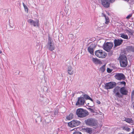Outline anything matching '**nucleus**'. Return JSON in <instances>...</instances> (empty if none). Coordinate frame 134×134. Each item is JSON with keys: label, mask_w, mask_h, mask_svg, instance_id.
<instances>
[{"label": "nucleus", "mask_w": 134, "mask_h": 134, "mask_svg": "<svg viewBox=\"0 0 134 134\" xmlns=\"http://www.w3.org/2000/svg\"><path fill=\"white\" fill-rule=\"evenodd\" d=\"M76 114L78 117L81 118L85 117L88 115L87 111L81 108L77 109Z\"/></svg>", "instance_id": "1"}, {"label": "nucleus", "mask_w": 134, "mask_h": 134, "mask_svg": "<svg viewBox=\"0 0 134 134\" xmlns=\"http://www.w3.org/2000/svg\"><path fill=\"white\" fill-rule=\"evenodd\" d=\"M121 66L124 67L127 65V61L126 56L124 55H122L119 58Z\"/></svg>", "instance_id": "2"}, {"label": "nucleus", "mask_w": 134, "mask_h": 134, "mask_svg": "<svg viewBox=\"0 0 134 134\" xmlns=\"http://www.w3.org/2000/svg\"><path fill=\"white\" fill-rule=\"evenodd\" d=\"M47 47L49 50L52 51L55 48L53 41L49 36L48 37V38Z\"/></svg>", "instance_id": "3"}, {"label": "nucleus", "mask_w": 134, "mask_h": 134, "mask_svg": "<svg viewBox=\"0 0 134 134\" xmlns=\"http://www.w3.org/2000/svg\"><path fill=\"white\" fill-rule=\"evenodd\" d=\"M95 54L97 57L101 58L105 57L107 55L105 53L101 50H98L96 51Z\"/></svg>", "instance_id": "4"}, {"label": "nucleus", "mask_w": 134, "mask_h": 134, "mask_svg": "<svg viewBox=\"0 0 134 134\" xmlns=\"http://www.w3.org/2000/svg\"><path fill=\"white\" fill-rule=\"evenodd\" d=\"M113 45V43L111 42H107L104 43L103 46V49L104 50L109 52L110 51Z\"/></svg>", "instance_id": "5"}, {"label": "nucleus", "mask_w": 134, "mask_h": 134, "mask_svg": "<svg viewBox=\"0 0 134 134\" xmlns=\"http://www.w3.org/2000/svg\"><path fill=\"white\" fill-rule=\"evenodd\" d=\"M116 85V83L114 82H111L106 83L105 84V88L108 90L112 89Z\"/></svg>", "instance_id": "6"}, {"label": "nucleus", "mask_w": 134, "mask_h": 134, "mask_svg": "<svg viewBox=\"0 0 134 134\" xmlns=\"http://www.w3.org/2000/svg\"><path fill=\"white\" fill-rule=\"evenodd\" d=\"M87 125L91 126H95L97 125V122L94 119H89L85 121Z\"/></svg>", "instance_id": "7"}, {"label": "nucleus", "mask_w": 134, "mask_h": 134, "mask_svg": "<svg viewBox=\"0 0 134 134\" xmlns=\"http://www.w3.org/2000/svg\"><path fill=\"white\" fill-rule=\"evenodd\" d=\"M28 23H30L31 25H33L36 27H38L39 25V20H34L32 19H29L27 21Z\"/></svg>", "instance_id": "8"}, {"label": "nucleus", "mask_w": 134, "mask_h": 134, "mask_svg": "<svg viewBox=\"0 0 134 134\" xmlns=\"http://www.w3.org/2000/svg\"><path fill=\"white\" fill-rule=\"evenodd\" d=\"M81 122L77 120H74L68 123L69 126L71 127H75L79 125Z\"/></svg>", "instance_id": "9"}, {"label": "nucleus", "mask_w": 134, "mask_h": 134, "mask_svg": "<svg viewBox=\"0 0 134 134\" xmlns=\"http://www.w3.org/2000/svg\"><path fill=\"white\" fill-rule=\"evenodd\" d=\"M115 0H102V4L104 7L108 8L109 6L110 3H113L115 1Z\"/></svg>", "instance_id": "10"}, {"label": "nucleus", "mask_w": 134, "mask_h": 134, "mask_svg": "<svg viewBox=\"0 0 134 134\" xmlns=\"http://www.w3.org/2000/svg\"><path fill=\"white\" fill-rule=\"evenodd\" d=\"M114 77L116 79L119 80H123L125 78L124 75L121 73H116L114 75Z\"/></svg>", "instance_id": "11"}, {"label": "nucleus", "mask_w": 134, "mask_h": 134, "mask_svg": "<svg viewBox=\"0 0 134 134\" xmlns=\"http://www.w3.org/2000/svg\"><path fill=\"white\" fill-rule=\"evenodd\" d=\"M85 102V100L83 97H79L78 98L77 101L76 102V105L77 106H79L83 105Z\"/></svg>", "instance_id": "12"}, {"label": "nucleus", "mask_w": 134, "mask_h": 134, "mask_svg": "<svg viewBox=\"0 0 134 134\" xmlns=\"http://www.w3.org/2000/svg\"><path fill=\"white\" fill-rule=\"evenodd\" d=\"M120 89V87L117 86L114 89L113 91L114 93L115 94V96L119 97H120L121 96L119 93Z\"/></svg>", "instance_id": "13"}, {"label": "nucleus", "mask_w": 134, "mask_h": 134, "mask_svg": "<svg viewBox=\"0 0 134 134\" xmlns=\"http://www.w3.org/2000/svg\"><path fill=\"white\" fill-rule=\"evenodd\" d=\"M114 46L116 47L119 46L123 42V40L122 39H115L114 40Z\"/></svg>", "instance_id": "14"}, {"label": "nucleus", "mask_w": 134, "mask_h": 134, "mask_svg": "<svg viewBox=\"0 0 134 134\" xmlns=\"http://www.w3.org/2000/svg\"><path fill=\"white\" fill-rule=\"evenodd\" d=\"M120 92L122 95H126L128 93V91L125 87H122L120 88Z\"/></svg>", "instance_id": "15"}, {"label": "nucleus", "mask_w": 134, "mask_h": 134, "mask_svg": "<svg viewBox=\"0 0 134 134\" xmlns=\"http://www.w3.org/2000/svg\"><path fill=\"white\" fill-rule=\"evenodd\" d=\"M40 100L41 102V104L42 105L47 104L49 102V100L46 98L41 97Z\"/></svg>", "instance_id": "16"}, {"label": "nucleus", "mask_w": 134, "mask_h": 134, "mask_svg": "<svg viewBox=\"0 0 134 134\" xmlns=\"http://www.w3.org/2000/svg\"><path fill=\"white\" fill-rule=\"evenodd\" d=\"M119 36L124 39L127 40L128 39V36L124 33L119 34Z\"/></svg>", "instance_id": "17"}, {"label": "nucleus", "mask_w": 134, "mask_h": 134, "mask_svg": "<svg viewBox=\"0 0 134 134\" xmlns=\"http://www.w3.org/2000/svg\"><path fill=\"white\" fill-rule=\"evenodd\" d=\"M102 16L104 17V18H105V23L106 24H108L109 22V19L108 17L105 14L103 13H102Z\"/></svg>", "instance_id": "18"}, {"label": "nucleus", "mask_w": 134, "mask_h": 134, "mask_svg": "<svg viewBox=\"0 0 134 134\" xmlns=\"http://www.w3.org/2000/svg\"><path fill=\"white\" fill-rule=\"evenodd\" d=\"M88 52L91 54H94V50L93 48L91 46H90L88 48Z\"/></svg>", "instance_id": "19"}, {"label": "nucleus", "mask_w": 134, "mask_h": 134, "mask_svg": "<svg viewBox=\"0 0 134 134\" xmlns=\"http://www.w3.org/2000/svg\"><path fill=\"white\" fill-rule=\"evenodd\" d=\"M92 60L93 62L96 64H99L100 62V61L97 58H92Z\"/></svg>", "instance_id": "20"}, {"label": "nucleus", "mask_w": 134, "mask_h": 134, "mask_svg": "<svg viewBox=\"0 0 134 134\" xmlns=\"http://www.w3.org/2000/svg\"><path fill=\"white\" fill-rule=\"evenodd\" d=\"M72 68L71 66H69L68 68V73L70 75H72L73 73V72L72 70Z\"/></svg>", "instance_id": "21"}, {"label": "nucleus", "mask_w": 134, "mask_h": 134, "mask_svg": "<svg viewBox=\"0 0 134 134\" xmlns=\"http://www.w3.org/2000/svg\"><path fill=\"white\" fill-rule=\"evenodd\" d=\"M124 121L129 124H132L133 123V121L131 118H125Z\"/></svg>", "instance_id": "22"}, {"label": "nucleus", "mask_w": 134, "mask_h": 134, "mask_svg": "<svg viewBox=\"0 0 134 134\" xmlns=\"http://www.w3.org/2000/svg\"><path fill=\"white\" fill-rule=\"evenodd\" d=\"M106 69L105 65H104L99 69V71L102 73L103 72L105 71Z\"/></svg>", "instance_id": "23"}, {"label": "nucleus", "mask_w": 134, "mask_h": 134, "mask_svg": "<svg viewBox=\"0 0 134 134\" xmlns=\"http://www.w3.org/2000/svg\"><path fill=\"white\" fill-rule=\"evenodd\" d=\"M73 114L72 113H70V114L67 116L66 117L67 119L70 120L72 119L73 118Z\"/></svg>", "instance_id": "24"}, {"label": "nucleus", "mask_w": 134, "mask_h": 134, "mask_svg": "<svg viewBox=\"0 0 134 134\" xmlns=\"http://www.w3.org/2000/svg\"><path fill=\"white\" fill-rule=\"evenodd\" d=\"M127 50L129 52H133L134 50L133 47L131 46H130L127 47Z\"/></svg>", "instance_id": "25"}, {"label": "nucleus", "mask_w": 134, "mask_h": 134, "mask_svg": "<svg viewBox=\"0 0 134 134\" xmlns=\"http://www.w3.org/2000/svg\"><path fill=\"white\" fill-rule=\"evenodd\" d=\"M122 130H125L128 132H129L130 130V129L127 126H123L122 127Z\"/></svg>", "instance_id": "26"}, {"label": "nucleus", "mask_w": 134, "mask_h": 134, "mask_svg": "<svg viewBox=\"0 0 134 134\" xmlns=\"http://www.w3.org/2000/svg\"><path fill=\"white\" fill-rule=\"evenodd\" d=\"M84 97L86 99H89L92 102L93 101V100L88 95L85 94L84 95Z\"/></svg>", "instance_id": "27"}, {"label": "nucleus", "mask_w": 134, "mask_h": 134, "mask_svg": "<svg viewBox=\"0 0 134 134\" xmlns=\"http://www.w3.org/2000/svg\"><path fill=\"white\" fill-rule=\"evenodd\" d=\"M23 3L25 11L27 13H28V9L26 5L24 3Z\"/></svg>", "instance_id": "28"}, {"label": "nucleus", "mask_w": 134, "mask_h": 134, "mask_svg": "<svg viewBox=\"0 0 134 134\" xmlns=\"http://www.w3.org/2000/svg\"><path fill=\"white\" fill-rule=\"evenodd\" d=\"M85 130L88 133H91L92 132V130L91 129L87 128H86L85 129Z\"/></svg>", "instance_id": "29"}, {"label": "nucleus", "mask_w": 134, "mask_h": 134, "mask_svg": "<svg viewBox=\"0 0 134 134\" xmlns=\"http://www.w3.org/2000/svg\"><path fill=\"white\" fill-rule=\"evenodd\" d=\"M126 32L129 35H132L133 34V32L131 30H127Z\"/></svg>", "instance_id": "30"}, {"label": "nucleus", "mask_w": 134, "mask_h": 134, "mask_svg": "<svg viewBox=\"0 0 134 134\" xmlns=\"http://www.w3.org/2000/svg\"><path fill=\"white\" fill-rule=\"evenodd\" d=\"M68 37L69 38L72 39L74 37L73 35L72 34H69L68 35Z\"/></svg>", "instance_id": "31"}, {"label": "nucleus", "mask_w": 134, "mask_h": 134, "mask_svg": "<svg viewBox=\"0 0 134 134\" xmlns=\"http://www.w3.org/2000/svg\"><path fill=\"white\" fill-rule=\"evenodd\" d=\"M58 109H56L55 110V111H54V114L55 115H58Z\"/></svg>", "instance_id": "32"}, {"label": "nucleus", "mask_w": 134, "mask_h": 134, "mask_svg": "<svg viewBox=\"0 0 134 134\" xmlns=\"http://www.w3.org/2000/svg\"><path fill=\"white\" fill-rule=\"evenodd\" d=\"M107 71L109 73H110L112 71V70L108 68L107 69Z\"/></svg>", "instance_id": "33"}, {"label": "nucleus", "mask_w": 134, "mask_h": 134, "mask_svg": "<svg viewBox=\"0 0 134 134\" xmlns=\"http://www.w3.org/2000/svg\"><path fill=\"white\" fill-rule=\"evenodd\" d=\"M45 111H44L43 112V113L45 115V116H47L48 115L49 112L48 111L46 113H45Z\"/></svg>", "instance_id": "34"}, {"label": "nucleus", "mask_w": 134, "mask_h": 134, "mask_svg": "<svg viewBox=\"0 0 134 134\" xmlns=\"http://www.w3.org/2000/svg\"><path fill=\"white\" fill-rule=\"evenodd\" d=\"M120 83L121 84L124 85V86H125V85L126 84V82L124 81H122L121 82H120Z\"/></svg>", "instance_id": "35"}, {"label": "nucleus", "mask_w": 134, "mask_h": 134, "mask_svg": "<svg viewBox=\"0 0 134 134\" xmlns=\"http://www.w3.org/2000/svg\"><path fill=\"white\" fill-rule=\"evenodd\" d=\"M73 134H81L80 132H74Z\"/></svg>", "instance_id": "36"}, {"label": "nucleus", "mask_w": 134, "mask_h": 134, "mask_svg": "<svg viewBox=\"0 0 134 134\" xmlns=\"http://www.w3.org/2000/svg\"><path fill=\"white\" fill-rule=\"evenodd\" d=\"M132 16V14H130L128 15L126 17V18L127 19H129Z\"/></svg>", "instance_id": "37"}, {"label": "nucleus", "mask_w": 134, "mask_h": 134, "mask_svg": "<svg viewBox=\"0 0 134 134\" xmlns=\"http://www.w3.org/2000/svg\"><path fill=\"white\" fill-rule=\"evenodd\" d=\"M96 103L98 104H100V102L99 100H97L96 102Z\"/></svg>", "instance_id": "38"}, {"label": "nucleus", "mask_w": 134, "mask_h": 134, "mask_svg": "<svg viewBox=\"0 0 134 134\" xmlns=\"http://www.w3.org/2000/svg\"><path fill=\"white\" fill-rule=\"evenodd\" d=\"M132 96H134V90L131 93Z\"/></svg>", "instance_id": "39"}, {"label": "nucleus", "mask_w": 134, "mask_h": 134, "mask_svg": "<svg viewBox=\"0 0 134 134\" xmlns=\"http://www.w3.org/2000/svg\"><path fill=\"white\" fill-rule=\"evenodd\" d=\"M89 109L91 111H92L93 110V109H92L91 108H89Z\"/></svg>", "instance_id": "40"}, {"label": "nucleus", "mask_w": 134, "mask_h": 134, "mask_svg": "<svg viewBox=\"0 0 134 134\" xmlns=\"http://www.w3.org/2000/svg\"><path fill=\"white\" fill-rule=\"evenodd\" d=\"M131 133L134 134V129H133V131Z\"/></svg>", "instance_id": "41"}, {"label": "nucleus", "mask_w": 134, "mask_h": 134, "mask_svg": "<svg viewBox=\"0 0 134 134\" xmlns=\"http://www.w3.org/2000/svg\"><path fill=\"white\" fill-rule=\"evenodd\" d=\"M124 1H126L127 2H128V1H129V0H124Z\"/></svg>", "instance_id": "42"}, {"label": "nucleus", "mask_w": 134, "mask_h": 134, "mask_svg": "<svg viewBox=\"0 0 134 134\" xmlns=\"http://www.w3.org/2000/svg\"><path fill=\"white\" fill-rule=\"evenodd\" d=\"M133 109H134V104H133Z\"/></svg>", "instance_id": "43"}, {"label": "nucleus", "mask_w": 134, "mask_h": 134, "mask_svg": "<svg viewBox=\"0 0 134 134\" xmlns=\"http://www.w3.org/2000/svg\"><path fill=\"white\" fill-rule=\"evenodd\" d=\"M2 52H1V51H0V53H1Z\"/></svg>", "instance_id": "44"}]
</instances>
